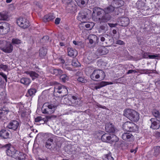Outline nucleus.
Instances as JSON below:
<instances>
[{
  "label": "nucleus",
  "mask_w": 160,
  "mask_h": 160,
  "mask_svg": "<svg viewBox=\"0 0 160 160\" xmlns=\"http://www.w3.org/2000/svg\"><path fill=\"white\" fill-rule=\"evenodd\" d=\"M150 59H160V55L158 54H154L153 55H149L148 56Z\"/></svg>",
  "instance_id": "nucleus-34"
},
{
  "label": "nucleus",
  "mask_w": 160,
  "mask_h": 160,
  "mask_svg": "<svg viewBox=\"0 0 160 160\" xmlns=\"http://www.w3.org/2000/svg\"><path fill=\"white\" fill-rule=\"evenodd\" d=\"M154 155H158L160 152V147L156 146L154 147Z\"/></svg>",
  "instance_id": "nucleus-37"
},
{
  "label": "nucleus",
  "mask_w": 160,
  "mask_h": 160,
  "mask_svg": "<svg viewBox=\"0 0 160 160\" xmlns=\"http://www.w3.org/2000/svg\"><path fill=\"white\" fill-rule=\"evenodd\" d=\"M58 60L61 63H64L65 62V61L62 58H60L58 59Z\"/></svg>",
  "instance_id": "nucleus-51"
},
{
  "label": "nucleus",
  "mask_w": 160,
  "mask_h": 160,
  "mask_svg": "<svg viewBox=\"0 0 160 160\" xmlns=\"http://www.w3.org/2000/svg\"><path fill=\"white\" fill-rule=\"evenodd\" d=\"M123 128L125 130L129 132H134L138 129L135 124L129 121L125 122L123 125Z\"/></svg>",
  "instance_id": "nucleus-8"
},
{
  "label": "nucleus",
  "mask_w": 160,
  "mask_h": 160,
  "mask_svg": "<svg viewBox=\"0 0 160 160\" xmlns=\"http://www.w3.org/2000/svg\"><path fill=\"white\" fill-rule=\"evenodd\" d=\"M13 48V47L11 44L7 42L2 50L5 52L9 53L12 51Z\"/></svg>",
  "instance_id": "nucleus-15"
},
{
  "label": "nucleus",
  "mask_w": 160,
  "mask_h": 160,
  "mask_svg": "<svg viewBox=\"0 0 160 160\" xmlns=\"http://www.w3.org/2000/svg\"><path fill=\"white\" fill-rule=\"evenodd\" d=\"M92 23H88L86 24L85 25V26L87 28H88L89 29H91L93 27V25H92Z\"/></svg>",
  "instance_id": "nucleus-44"
},
{
  "label": "nucleus",
  "mask_w": 160,
  "mask_h": 160,
  "mask_svg": "<svg viewBox=\"0 0 160 160\" xmlns=\"http://www.w3.org/2000/svg\"><path fill=\"white\" fill-rule=\"evenodd\" d=\"M122 139L128 142L132 141L134 140V137L129 133H124L122 135Z\"/></svg>",
  "instance_id": "nucleus-14"
},
{
  "label": "nucleus",
  "mask_w": 160,
  "mask_h": 160,
  "mask_svg": "<svg viewBox=\"0 0 160 160\" xmlns=\"http://www.w3.org/2000/svg\"><path fill=\"white\" fill-rule=\"evenodd\" d=\"M77 79L78 82H80L85 83L87 82V80L82 77H79L77 78Z\"/></svg>",
  "instance_id": "nucleus-38"
},
{
  "label": "nucleus",
  "mask_w": 160,
  "mask_h": 160,
  "mask_svg": "<svg viewBox=\"0 0 160 160\" xmlns=\"http://www.w3.org/2000/svg\"><path fill=\"white\" fill-rule=\"evenodd\" d=\"M12 1V0H6V2L7 3H10V2H11Z\"/></svg>",
  "instance_id": "nucleus-64"
},
{
  "label": "nucleus",
  "mask_w": 160,
  "mask_h": 160,
  "mask_svg": "<svg viewBox=\"0 0 160 160\" xmlns=\"http://www.w3.org/2000/svg\"><path fill=\"white\" fill-rule=\"evenodd\" d=\"M117 33V31L116 30H113V31H112V33L114 34H115L116 33Z\"/></svg>",
  "instance_id": "nucleus-61"
},
{
  "label": "nucleus",
  "mask_w": 160,
  "mask_h": 160,
  "mask_svg": "<svg viewBox=\"0 0 160 160\" xmlns=\"http://www.w3.org/2000/svg\"><path fill=\"white\" fill-rule=\"evenodd\" d=\"M42 39L44 40H48L49 39V38L48 36H46L43 37Z\"/></svg>",
  "instance_id": "nucleus-57"
},
{
  "label": "nucleus",
  "mask_w": 160,
  "mask_h": 160,
  "mask_svg": "<svg viewBox=\"0 0 160 160\" xmlns=\"http://www.w3.org/2000/svg\"><path fill=\"white\" fill-rule=\"evenodd\" d=\"M57 106L53 104H50L48 103H45L42 108V112L43 114H50L55 111Z\"/></svg>",
  "instance_id": "nucleus-5"
},
{
  "label": "nucleus",
  "mask_w": 160,
  "mask_h": 160,
  "mask_svg": "<svg viewBox=\"0 0 160 160\" xmlns=\"http://www.w3.org/2000/svg\"><path fill=\"white\" fill-rule=\"evenodd\" d=\"M7 42L6 41L0 40V49L1 50H2L4 46L6 44Z\"/></svg>",
  "instance_id": "nucleus-40"
},
{
  "label": "nucleus",
  "mask_w": 160,
  "mask_h": 160,
  "mask_svg": "<svg viewBox=\"0 0 160 160\" xmlns=\"http://www.w3.org/2000/svg\"><path fill=\"white\" fill-rule=\"evenodd\" d=\"M49 136L51 137L50 138L48 139V140L46 142V147L48 149H50L51 148V144L53 142V136L51 134H49Z\"/></svg>",
  "instance_id": "nucleus-22"
},
{
  "label": "nucleus",
  "mask_w": 160,
  "mask_h": 160,
  "mask_svg": "<svg viewBox=\"0 0 160 160\" xmlns=\"http://www.w3.org/2000/svg\"><path fill=\"white\" fill-rule=\"evenodd\" d=\"M108 160H113V158L109 154H108L106 155V158Z\"/></svg>",
  "instance_id": "nucleus-47"
},
{
  "label": "nucleus",
  "mask_w": 160,
  "mask_h": 160,
  "mask_svg": "<svg viewBox=\"0 0 160 160\" xmlns=\"http://www.w3.org/2000/svg\"><path fill=\"white\" fill-rule=\"evenodd\" d=\"M93 40L92 39H90L89 40V42L91 44H92L93 43Z\"/></svg>",
  "instance_id": "nucleus-63"
},
{
  "label": "nucleus",
  "mask_w": 160,
  "mask_h": 160,
  "mask_svg": "<svg viewBox=\"0 0 160 160\" xmlns=\"http://www.w3.org/2000/svg\"><path fill=\"white\" fill-rule=\"evenodd\" d=\"M138 150V148L136 147L135 149H132L130 150V152L132 153L134 152V153H135Z\"/></svg>",
  "instance_id": "nucleus-54"
},
{
  "label": "nucleus",
  "mask_w": 160,
  "mask_h": 160,
  "mask_svg": "<svg viewBox=\"0 0 160 160\" xmlns=\"http://www.w3.org/2000/svg\"><path fill=\"white\" fill-rule=\"evenodd\" d=\"M3 147L7 149L6 151L7 155L16 159H20V156L21 155L22 153L16 150L10 144H5Z\"/></svg>",
  "instance_id": "nucleus-3"
},
{
  "label": "nucleus",
  "mask_w": 160,
  "mask_h": 160,
  "mask_svg": "<svg viewBox=\"0 0 160 160\" xmlns=\"http://www.w3.org/2000/svg\"><path fill=\"white\" fill-rule=\"evenodd\" d=\"M100 28L105 31L108 30V28L107 25L106 24H104L100 27Z\"/></svg>",
  "instance_id": "nucleus-43"
},
{
  "label": "nucleus",
  "mask_w": 160,
  "mask_h": 160,
  "mask_svg": "<svg viewBox=\"0 0 160 160\" xmlns=\"http://www.w3.org/2000/svg\"><path fill=\"white\" fill-rule=\"evenodd\" d=\"M73 43L75 45H77L78 44V43L77 42H76L75 41H73Z\"/></svg>",
  "instance_id": "nucleus-62"
},
{
  "label": "nucleus",
  "mask_w": 160,
  "mask_h": 160,
  "mask_svg": "<svg viewBox=\"0 0 160 160\" xmlns=\"http://www.w3.org/2000/svg\"><path fill=\"white\" fill-rule=\"evenodd\" d=\"M59 45L61 46H65V44L63 43L62 42H60L59 43Z\"/></svg>",
  "instance_id": "nucleus-59"
},
{
  "label": "nucleus",
  "mask_w": 160,
  "mask_h": 160,
  "mask_svg": "<svg viewBox=\"0 0 160 160\" xmlns=\"http://www.w3.org/2000/svg\"><path fill=\"white\" fill-rule=\"evenodd\" d=\"M54 93H58L59 94H62V95L64 96L67 94L68 90L65 86L58 84L55 85Z\"/></svg>",
  "instance_id": "nucleus-9"
},
{
  "label": "nucleus",
  "mask_w": 160,
  "mask_h": 160,
  "mask_svg": "<svg viewBox=\"0 0 160 160\" xmlns=\"http://www.w3.org/2000/svg\"><path fill=\"white\" fill-rule=\"evenodd\" d=\"M79 64H80L79 62L77 60L74 59L72 60V66L77 67L79 66Z\"/></svg>",
  "instance_id": "nucleus-42"
},
{
  "label": "nucleus",
  "mask_w": 160,
  "mask_h": 160,
  "mask_svg": "<svg viewBox=\"0 0 160 160\" xmlns=\"http://www.w3.org/2000/svg\"><path fill=\"white\" fill-rule=\"evenodd\" d=\"M108 82H102L98 83V84L96 85L95 86L94 88L97 90L98 89H100L102 87L108 84Z\"/></svg>",
  "instance_id": "nucleus-28"
},
{
  "label": "nucleus",
  "mask_w": 160,
  "mask_h": 160,
  "mask_svg": "<svg viewBox=\"0 0 160 160\" xmlns=\"http://www.w3.org/2000/svg\"><path fill=\"white\" fill-rule=\"evenodd\" d=\"M63 103L69 106H76L80 104V100L75 96L69 95L62 100Z\"/></svg>",
  "instance_id": "nucleus-4"
},
{
  "label": "nucleus",
  "mask_w": 160,
  "mask_h": 160,
  "mask_svg": "<svg viewBox=\"0 0 160 160\" xmlns=\"http://www.w3.org/2000/svg\"><path fill=\"white\" fill-rule=\"evenodd\" d=\"M68 54L69 56L75 57L77 55L78 52L75 50L73 49L70 48H68Z\"/></svg>",
  "instance_id": "nucleus-25"
},
{
  "label": "nucleus",
  "mask_w": 160,
  "mask_h": 160,
  "mask_svg": "<svg viewBox=\"0 0 160 160\" xmlns=\"http://www.w3.org/2000/svg\"><path fill=\"white\" fill-rule=\"evenodd\" d=\"M99 37L100 38V40L102 42H104L105 40V38L103 37H101V35L99 36Z\"/></svg>",
  "instance_id": "nucleus-55"
},
{
  "label": "nucleus",
  "mask_w": 160,
  "mask_h": 160,
  "mask_svg": "<svg viewBox=\"0 0 160 160\" xmlns=\"http://www.w3.org/2000/svg\"><path fill=\"white\" fill-rule=\"evenodd\" d=\"M114 8H117L122 6L124 4V2L121 0H115L112 3Z\"/></svg>",
  "instance_id": "nucleus-18"
},
{
  "label": "nucleus",
  "mask_w": 160,
  "mask_h": 160,
  "mask_svg": "<svg viewBox=\"0 0 160 160\" xmlns=\"http://www.w3.org/2000/svg\"><path fill=\"white\" fill-rule=\"evenodd\" d=\"M60 78L63 82H65L68 80V77L66 74H62L60 76Z\"/></svg>",
  "instance_id": "nucleus-41"
},
{
  "label": "nucleus",
  "mask_w": 160,
  "mask_h": 160,
  "mask_svg": "<svg viewBox=\"0 0 160 160\" xmlns=\"http://www.w3.org/2000/svg\"><path fill=\"white\" fill-rule=\"evenodd\" d=\"M101 139L102 141L110 143L116 142L119 140L118 138L116 135H110L108 133H105L103 134Z\"/></svg>",
  "instance_id": "nucleus-6"
},
{
  "label": "nucleus",
  "mask_w": 160,
  "mask_h": 160,
  "mask_svg": "<svg viewBox=\"0 0 160 160\" xmlns=\"http://www.w3.org/2000/svg\"><path fill=\"white\" fill-rule=\"evenodd\" d=\"M17 23L20 27L24 29L26 28L29 26V22L26 18L20 17L17 20Z\"/></svg>",
  "instance_id": "nucleus-10"
},
{
  "label": "nucleus",
  "mask_w": 160,
  "mask_h": 160,
  "mask_svg": "<svg viewBox=\"0 0 160 160\" xmlns=\"http://www.w3.org/2000/svg\"><path fill=\"white\" fill-rule=\"evenodd\" d=\"M71 1L72 0H62V2L65 4H68L70 3Z\"/></svg>",
  "instance_id": "nucleus-46"
},
{
  "label": "nucleus",
  "mask_w": 160,
  "mask_h": 160,
  "mask_svg": "<svg viewBox=\"0 0 160 160\" xmlns=\"http://www.w3.org/2000/svg\"><path fill=\"white\" fill-rule=\"evenodd\" d=\"M108 49L104 47H101L97 50L98 54L100 55L106 54L108 53Z\"/></svg>",
  "instance_id": "nucleus-19"
},
{
  "label": "nucleus",
  "mask_w": 160,
  "mask_h": 160,
  "mask_svg": "<svg viewBox=\"0 0 160 160\" xmlns=\"http://www.w3.org/2000/svg\"><path fill=\"white\" fill-rule=\"evenodd\" d=\"M55 16L52 13H50L45 15L43 18V20L44 22L49 21L54 19Z\"/></svg>",
  "instance_id": "nucleus-21"
},
{
  "label": "nucleus",
  "mask_w": 160,
  "mask_h": 160,
  "mask_svg": "<svg viewBox=\"0 0 160 160\" xmlns=\"http://www.w3.org/2000/svg\"><path fill=\"white\" fill-rule=\"evenodd\" d=\"M9 131L3 129L0 131V136L3 138H8L9 137Z\"/></svg>",
  "instance_id": "nucleus-23"
},
{
  "label": "nucleus",
  "mask_w": 160,
  "mask_h": 160,
  "mask_svg": "<svg viewBox=\"0 0 160 160\" xmlns=\"http://www.w3.org/2000/svg\"><path fill=\"white\" fill-rule=\"evenodd\" d=\"M150 121L151 123L150 128L153 129H158L160 126V122L156 118H152L150 120Z\"/></svg>",
  "instance_id": "nucleus-12"
},
{
  "label": "nucleus",
  "mask_w": 160,
  "mask_h": 160,
  "mask_svg": "<svg viewBox=\"0 0 160 160\" xmlns=\"http://www.w3.org/2000/svg\"><path fill=\"white\" fill-rule=\"evenodd\" d=\"M0 68L4 71H6L8 69V66L6 65H0Z\"/></svg>",
  "instance_id": "nucleus-45"
},
{
  "label": "nucleus",
  "mask_w": 160,
  "mask_h": 160,
  "mask_svg": "<svg viewBox=\"0 0 160 160\" xmlns=\"http://www.w3.org/2000/svg\"><path fill=\"white\" fill-rule=\"evenodd\" d=\"M133 71H134L133 70H129L128 71V72H127V74H130V73H132Z\"/></svg>",
  "instance_id": "nucleus-58"
},
{
  "label": "nucleus",
  "mask_w": 160,
  "mask_h": 160,
  "mask_svg": "<svg viewBox=\"0 0 160 160\" xmlns=\"http://www.w3.org/2000/svg\"><path fill=\"white\" fill-rule=\"evenodd\" d=\"M36 92L35 89L31 88L29 89L28 91V93L30 96L34 95Z\"/></svg>",
  "instance_id": "nucleus-36"
},
{
  "label": "nucleus",
  "mask_w": 160,
  "mask_h": 160,
  "mask_svg": "<svg viewBox=\"0 0 160 160\" xmlns=\"http://www.w3.org/2000/svg\"><path fill=\"white\" fill-rule=\"evenodd\" d=\"M0 103H4L7 102L6 94L5 93L2 92L0 94Z\"/></svg>",
  "instance_id": "nucleus-26"
},
{
  "label": "nucleus",
  "mask_w": 160,
  "mask_h": 160,
  "mask_svg": "<svg viewBox=\"0 0 160 160\" xmlns=\"http://www.w3.org/2000/svg\"><path fill=\"white\" fill-rule=\"evenodd\" d=\"M20 82L25 85H28L31 83V80L28 78H23L21 79Z\"/></svg>",
  "instance_id": "nucleus-29"
},
{
  "label": "nucleus",
  "mask_w": 160,
  "mask_h": 160,
  "mask_svg": "<svg viewBox=\"0 0 160 160\" xmlns=\"http://www.w3.org/2000/svg\"><path fill=\"white\" fill-rule=\"evenodd\" d=\"M78 5L80 7H83L86 5L88 0H75Z\"/></svg>",
  "instance_id": "nucleus-30"
},
{
  "label": "nucleus",
  "mask_w": 160,
  "mask_h": 160,
  "mask_svg": "<svg viewBox=\"0 0 160 160\" xmlns=\"http://www.w3.org/2000/svg\"><path fill=\"white\" fill-rule=\"evenodd\" d=\"M137 7L139 9H143V8L145 6V3L144 0H140L138 1L136 3Z\"/></svg>",
  "instance_id": "nucleus-27"
},
{
  "label": "nucleus",
  "mask_w": 160,
  "mask_h": 160,
  "mask_svg": "<svg viewBox=\"0 0 160 160\" xmlns=\"http://www.w3.org/2000/svg\"><path fill=\"white\" fill-rule=\"evenodd\" d=\"M10 29L8 23L3 22L0 23V33H6L9 32Z\"/></svg>",
  "instance_id": "nucleus-11"
},
{
  "label": "nucleus",
  "mask_w": 160,
  "mask_h": 160,
  "mask_svg": "<svg viewBox=\"0 0 160 160\" xmlns=\"http://www.w3.org/2000/svg\"><path fill=\"white\" fill-rule=\"evenodd\" d=\"M52 73L56 75H59L62 73V71L61 69H54L51 71Z\"/></svg>",
  "instance_id": "nucleus-33"
},
{
  "label": "nucleus",
  "mask_w": 160,
  "mask_h": 160,
  "mask_svg": "<svg viewBox=\"0 0 160 160\" xmlns=\"http://www.w3.org/2000/svg\"><path fill=\"white\" fill-rule=\"evenodd\" d=\"M0 75H1L7 81V77L6 75L2 72H0Z\"/></svg>",
  "instance_id": "nucleus-52"
},
{
  "label": "nucleus",
  "mask_w": 160,
  "mask_h": 160,
  "mask_svg": "<svg viewBox=\"0 0 160 160\" xmlns=\"http://www.w3.org/2000/svg\"><path fill=\"white\" fill-rule=\"evenodd\" d=\"M7 113V111H0V114H2V113Z\"/></svg>",
  "instance_id": "nucleus-60"
},
{
  "label": "nucleus",
  "mask_w": 160,
  "mask_h": 160,
  "mask_svg": "<svg viewBox=\"0 0 160 160\" xmlns=\"http://www.w3.org/2000/svg\"><path fill=\"white\" fill-rule=\"evenodd\" d=\"M8 18V16L6 12L3 11L0 13V20H6Z\"/></svg>",
  "instance_id": "nucleus-31"
},
{
  "label": "nucleus",
  "mask_w": 160,
  "mask_h": 160,
  "mask_svg": "<svg viewBox=\"0 0 160 160\" xmlns=\"http://www.w3.org/2000/svg\"><path fill=\"white\" fill-rule=\"evenodd\" d=\"M42 120V118L40 117H38L35 119L36 122H39Z\"/></svg>",
  "instance_id": "nucleus-53"
},
{
  "label": "nucleus",
  "mask_w": 160,
  "mask_h": 160,
  "mask_svg": "<svg viewBox=\"0 0 160 160\" xmlns=\"http://www.w3.org/2000/svg\"><path fill=\"white\" fill-rule=\"evenodd\" d=\"M105 128L106 132L108 133H113L115 132L114 125L110 123L106 124Z\"/></svg>",
  "instance_id": "nucleus-17"
},
{
  "label": "nucleus",
  "mask_w": 160,
  "mask_h": 160,
  "mask_svg": "<svg viewBox=\"0 0 160 160\" xmlns=\"http://www.w3.org/2000/svg\"><path fill=\"white\" fill-rule=\"evenodd\" d=\"M114 9V8L112 6H110L104 10L95 8L93 9L92 18L94 21L100 23L107 22L110 18V16L108 14L112 12Z\"/></svg>",
  "instance_id": "nucleus-1"
},
{
  "label": "nucleus",
  "mask_w": 160,
  "mask_h": 160,
  "mask_svg": "<svg viewBox=\"0 0 160 160\" xmlns=\"http://www.w3.org/2000/svg\"><path fill=\"white\" fill-rule=\"evenodd\" d=\"M123 115L132 121L137 122L139 119V113L136 111L131 109H125Z\"/></svg>",
  "instance_id": "nucleus-2"
},
{
  "label": "nucleus",
  "mask_w": 160,
  "mask_h": 160,
  "mask_svg": "<svg viewBox=\"0 0 160 160\" xmlns=\"http://www.w3.org/2000/svg\"><path fill=\"white\" fill-rule=\"evenodd\" d=\"M97 106H98V107L101 108H102L103 109H106V107L105 106H102L101 105H100L99 104L97 105Z\"/></svg>",
  "instance_id": "nucleus-56"
},
{
  "label": "nucleus",
  "mask_w": 160,
  "mask_h": 160,
  "mask_svg": "<svg viewBox=\"0 0 160 160\" xmlns=\"http://www.w3.org/2000/svg\"><path fill=\"white\" fill-rule=\"evenodd\" d=\"M47 52L46 49L42 48L40 49L39 55L41 57H43L45 56Z\"/></svg>",
  "instance_id": "nucleus-32"
},
{
  "label": "nucleus",
  "mask_w": 160,
  "mask_h": 160,
  "mask_svg": "<svg viewBox=\"0 0 160 160\" xmlns=\"http://www.w3.org/2000/svg\"><path fill=\"white\" fill-rule=\"evenodd\" d=\"M23 73H26L28 75H29L32 78V80L36 79L38 76V74L36 73L35 72L31 71H27L22 72Z\"/></svg>",
  "instance_id": "nucleus-20"
},
{
  "label": "nucleus",
  "mask_w": 160,
  "mask_h": 160,
  "mask_svg": "<svg viewBox=\"0 0 160 160\" xmlns=\"http://www.w3.org/2000/svg\"><path fill=\"white\" fill-rule=\"evenodd\" d=\"M87 14L86 13L81 12L79 14V15L78 17V19L82 23H85L88 20V18L87 17Z\"/></svg>",
  "instance_id": "nucleus-16"
},
{
  "label": "nucleus",
  "mask_w": 160,
  "mask_h": 160,
  "mask_svg": "<svg viewBox=\"0 0 160 160\" xmlns=\"http://www.w3.org/2000/svg\"><path fill=\"white\" fill-rule=\"evenodd\" d=\"M60 19L59 18H57L55 21V23L56 24H58L60 22Z\"/></svg>",
  "instance_id": "nucleus-49"
},
{
  "label": "nucleus",
  "mask_w": 160,
  "mask_h": 160,
  "mask_svg": "<svg viewBox=\"0 0 160 160\" xmlns=\"http://www.w3.org/2000/svg\"><path fill=\"white\" fill-rule=\"evenodd\" d=\"M12 43L13 44H18L21 43V40L17 38H13L12 40Z\"/></svg>",
  "instance_id": "nucleus-39"
},
{
  "label": "nucleus",
  "mask_w": 160,
  "mask_h": 160,
  "mask_svg": "<svg viewBox=\"0 0 160 160\" xmlns=\"http://www.w3.org/2000/svg\"><path fill=\"white\" fill-rule=\"evenodd\" d=\"M108 25L110 26V27L111 28H112V27H115L117 25V23L113 24V23H108Z\"/></svg>",
  "instance_id": "nucleus-50"
},
{
  "label": "nucleus",
  "mask_w": 160,
  "mask_h": 160,
  "mask_svg": "<svg viewBox=\"0 0 160 160\" xmlns=\"http://www.w3.org/2000/svg\"><path fill=\"white\" fill-rule=\"evenodd\" d=\"M19 126V122L16 120L11 121L8 124L7 127L10 129L16 130Z\"/></svg>",
  "instance_id": "nucleus-13"
},
{
  "label": "nucleus",
  "mask_w": 160,
  "mask_h": 160,
  "mask_svg": "<svg viewBox=\"0 0 160 160\" xmlns=\"http://www.w3.org/2000/svg\"><path fill=\"white\" fill-rule=\"evenodd\" d=\"M124 42L120 40H117L116 42V44H118L119 45H123L124 44Z\"/></svg>",
  "instance_id": "nucleus-48"
},
{
  "label": "nucleus",
  "mask_w": 160,
  "mask_h": 160,
  "mask_svg": "<svg viewBox=\"0 0 160 160\" xmlns=\"http://www.w3.org/2000/svg\"><path fill=\"white\" fill-rule=\"evenodd\" d=\"M152 113L154 117L160 118V113L158 111L154 110L152 111Z\"/></svg>",
  "instance_id": "nucleus-35"
},
{
  "label": "nucleus",
  "mask_w": 160,
  "mask_h": 160,
  "mask_svg": "<svg viewBox=\"0 0 160 160\" xmlns=\"http://www.w3.org/2000/svg\"><path fill=\"white\" fill-rule=\"evenodd\" d=\"M105 76L104 72L100 70H95L90 75L91 79L94 81H97V79L100 80H103Z\"/></svg>",
  "instance_id": "nucleus-7"
},
{
  "label": "nucleus",
  "mask_w": 160,
  "mask_h": 160,
  "mask_svg": "<svg viewBox=\"0 0 160 160\" xmlns=\"http://www.w3.org/2000/svg\"><path fill=\"white\" fill-rule=\"evenodd\" d=\"M121 25L122 26H127L129 23V20L128 18L124 17L122 18L121 20Z\"/></svg>",
  "instance_id": "nucleus-24"
}]
</instances>
